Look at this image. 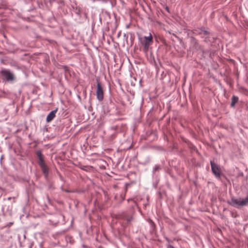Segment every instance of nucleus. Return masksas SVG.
Wrapping results in <instances>:
<instances>
[{"label":"nucleus","instance_id":"f257e3e1","mask_svg":"<svg viewBox=\"0 0 248 248\" xmlns=\"http://www.w3.org/2000/svg\"><path fill=\"white\" fill-rule=\"evenodd\" d=\"M229 204L236 208L248 205V196L245 198H239L236 199L232 198L231 201H228Z\"/></svg>","mask_w":248,"mask_h":248},{"label":"nucleus","instance_id":"f03ea898","mask_svg":"<svg viewBox=\"0 0 248 248\" xmlns=\"http://www.w3.org/2000/svg\"><path fill=\"white\" fill-rule=\"evenodd\" d=\"M210 164L212 172L217 178H220L221 175V171L220 167L215 163L213 161H210Z\"/></svg>","mask_w":248,"mask_h":248},{"label":"nucleus","instance_id":"7ed1b4c3","mask_svg":"<svg viewBox=\"0 0 248 248\" xmlns=\"http://www.w3.org/2000/svg\"><path fill=\"white\" fill-rule=\"evenodd\" d=\"M96 97L100 101H102L104 98V91L100 83L97 84Z\"/></svg>","mask_w":248,"mask_h":248},{"label":"nucleus","instance_id":"20e7f679","mask_svg":"<svg viewBox=\"0 0 248 248\" xmlns=\"http://www.w3.org/2000/svg\"><path fill=\"white\" fill-rule=\"evenodd\" d=\"M153 43V38L152 35L150 34L149 36H145L142 41V44L144 46V47L145 49L147 50L149 47V46Z\"/></svg>","mask_w":248,"mask_h":248},{"label":"nucleus","instance_id":"39448f33","mask_svg":"<svg viewBox=\"0 0 248 248\" xmlns=\"http://www.w3.org/2000/svg\"><path fill=\"white\" fill-rule=\"evenodd\" d=\"M1 73L2 76L8 81L13 80L14 79V75L9 71L6 70H2Z\"/></svg>","mask_w":248,"mask_h":248},{"label":"nucleus","instance_id":"423d86ee","mask_svg":"<svg viewBox=\"0 0 248 248\" xmlns=\"http://www.w3.org/2000/svg\"><path fill=\"white\" fill-rule=\"evenodd\" d=\"M58 111V108L51 111L47 116L46 121L47 122H50L55 117L56 113Z\"/></svg>","mask_w":248,"mask_h":248},{"label":"nucleus","instance_id":"0eeeda50","mask_svg":"<svg viewBox=\"0 0 248 248\" xmlns=\"http://www.w3.org/2000/svg\"><path fill=\"white\" fill-rule=\"evenodd\" d=\"M199 33L202 38H204V41L205 42H207L208 41L207 38L208 37V36L209 35V32L207 31L201 29L200 30V31Z\"/></svg>","mask_w":248,"mask_h":248},{"label":"nucleus","instance_id":"6e6552de","mask_svg":"<svg viewBox=\"0 0 248 248\" xmlns=\"http://www.w3.org/2000/svg\"><path fill=\"white\" fill-rule=\"evenodd\" d=\"M39 166L41 168L43 172L46 176L48 174V169L47 166L46 165L45 162H42V163L39 164Z\"/></svg>","mask_w":248,"mask_h":248},{"label":"nucleus","instance_id":"1a4fd4ad","mask_svg":"<svg viewBox=\"0 0 248 248\" xmlns=\"http://www.w3.org/2000/svg\"><path fill=\"white\" fill-rule=\"evenodd\" d=\"M36 155L38 158V164L42 163V162H45L44 159H43V156L42 154V153L40 151H38L36 152Z\"/></svg>","mask_w":248,"mask_h":248},{"label":"nucleus","instance_id":"9d476101","mask_svg":"<svg viewBox=\"0 0 248 248\" xmlns=\"http://www.w3.org/2000/svg\"><path fill=\"white\" fill-rule=\"evenodd\" d=\"M36 155L38 158V164L42 163V162H45L44 159H43V156L42 154V153L40 151H38L36 152Z\"/></svg>","mask_w":248,"mask_h":248},{"label":"nucleus","instance_id":"9b49d317","mask_svg":"<svg viewBox=\"0 0 248 248\" xmlns=\"http://www.w3.org/2000/svg\"><path fill=\"white\" fill-rule=\"evenodd\" d=\"M238 98L235 96H233L232 98L231 106L234 107L235 104L237 102Z\"/></svg>","mask_w":248,"mask_h":248},{"label":"nucleus","instance_id":"f8f14e48","mask_svg":"<svg viewBox=\"0 0 248 248\" xmlns=\"http://www.w3.org/2000/svg\"><path fill=\"white\" fill-rule=\"evenodd\" d=\"M167 248H174L171 245H168Z\"/></svg>","mask_w":248,"mask_h":248},{"label":"nucleus","instance_id":"ddd939ff","mask_svg":"<svg viewBox=\"0 0 248 248\" xmlns=\"http://www.w3.org/2000/svg\"><path fill=\"white\" fill-rule=\"evenodd\" d=\"M159 169V167L158 166H155V170H158Z\"/></svg>","mask_w":248,"mask_h":248},{"label":"nucleus","instance_id":"4468645a","mask_svg":"<svg viewBox=\"0 0 248 248\" xmlns=\"http://www.w3.org/2000/svg\"><path fill=\"white\" fill-rule=\"evenodd\" d=\"M166 11H168V12H170V11H169V7H166Z\"/></svg>","mask_w":248,"mask_h":248},{"label":"nucleus","instance_id":"2eb2a0df","mask_svg":"<svg viewBox=\"0 0 248 248\" xmlns=\"http://www.w3.org/2000/svg\"><path fill=\"white\" fill-rule=\"evenodd\" d=\"M131 219L130 218V219H128V221H131Z\"/></svg>","mask_w":248,"mask_h":248}]
</instances>
